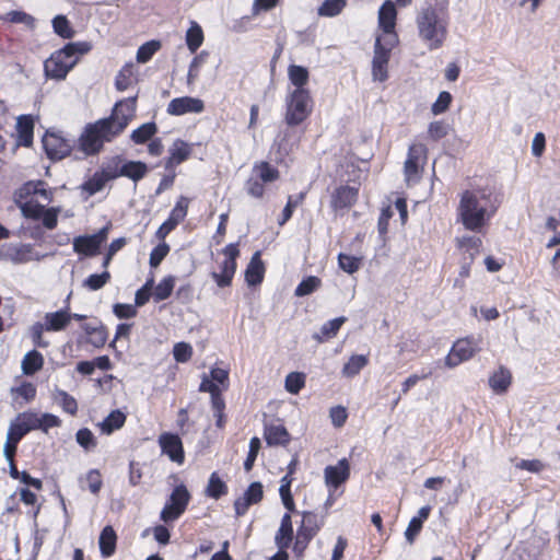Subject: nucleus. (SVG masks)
I'll list each match as a JSON object with an SVG mask.
<instances>
[{"label": "nucleus", "instance_id": "f257e3e1", "mask_svg": "<svg viewBox=\"0 0 560 560\" xmlns=\"http://www.w3.org/2000/svg\"><path fill=\"white\" fill-rule=\"evenodd\" d=\"M448 4L444 0H425L419 10L416 24L418 36L430 50L441 48L450 25Z\"/></svg>", "mask_w": 560, "mask_h": 560}, {"label": "nucleus", "instance_id": "f03ea898", "mask_svg": "<svg viewBox=\"0 0 560 560\" xmlns=\"http://www.w3.org/2000/svg\"><path fill=\"white\" fill-rule=\"evenodd\" d=\"M495 211L491 194L486 189L465 190L457 208L460 222L466 230L472 232H480Z\"/></svg>", "mask_w": 560, "mask_h": 560}, {"label": "nucleus", "instance_id": "7ed1b4c3", "mask_svg": "<svg viewBox=\"0 0 560 560\" xmlns=\"http://www.w3.org/2000/svg\"><path fill=\"white\" fill-rule=\"evenodd\" d=\"M92 49L90 42H71L56 50L44 62L45 75L49 79L63 80L78 63L79 57Z\"/></svg>", "mask_w": 560, "mask_h": 560}, {"label": "nucleus", "instance_id": "20e7f679", "mask_svg": "<svg viewBox=\"0 0 560 560\" xmlns=\"http://www.w3.org/2000/svg\"><path fill=\"white\" fill-rule=\"evenodd\" d=\"M119 136L110 119L102 118L93 124H88L78 139L79 148L85 155L97 154L104 142H109Z\"/></svg>", "mask_w": 560, "mask_h": 560}, {"label": "nucleus", "instance_id": "39448f33", "mask_svg": "<svg viewBox=\"0 0 560 560\" xmlns=\"http://www.w3.org/2000/svg\"><path fill=\"white\" fill-rule=\"evenodd\" d=\"M313 100L308 90H294L285 101L284 121L288 127L302 124L312 114Z\"/></svg>", "mask_w": 560, "mask_h": 560}, {"label": "nucleus", "instance_id": "423d86ee", "mask_svg": "<svg viewBox=\"0 0 560 560\" xmlns=\"http://www.w3.org/2000/svg\"><path fill=\"white\" fill-rule=\"evenodd\" d=\"M189 501L190 493L186 486L183 483L176 486L170 495V500L161 511V520L168 523L179 518V516L185 512Z\"/></svg>", "mask_w": 560, "mask_h": 560}, {"label": "nucleus", "instance_id": "0eeeda50", "mask_svg": "<svg viewBox=\"0 0 560 560\" xmlns=\"http://www.w3.org/2000/svg\"><path fill=\"white\" fill-rule=\"evenodd\" d=\"M42 143L47 158L52 161H59L71 153L75 140L67 139L60 132L47 130L42 139Z\"/></svg>", "mask_w": 560, "mask_h": 560}, {"label": "nucleus", "instance_id": "6e6552de", "mask_svg": "<svg viewBox=\"0 0 560 560\" xmlns=\"http://www.w3.org/2000/svg\"><path fill=\"white\" fill-rule=\"evenodd\" d=\"M377 37L374 44V56L372 60V77L374 81L384 82L388 78L387 65L390 57L392 48L395 43L393 40H384Z\"/></svg>", "mask_w": 560, "mask_h": 560}, {"label": "nucleus", "instance_id": "1a4fd4ad", "mask_svg": "<svg viewBox=\"0 0 560 560\" xmlns=\"http://www.w3.org/2000/svg\"><path fill=\"white\" fill-rule=\"evenodd\" d=\"M136 110L137 95L118 101L106 119H110L116 132L120 135L135 118Z\"/></svg>", "mask_w": 560, "mask_h": 560}, {"label": "nucleus", "instance_id": "9d476101", "mask_svg": "<svg viewBox=\"0 0 560 560\" xmlns=\"http://www.w3.org/2000/svg\"><path fill=\"white\" fill-rule=\"evenodd\" d=\"M479 343V339L475 337L458 339L445 358V365L448 368H455L462 362L469 360L477 351L480 350Z\"/></svg>", "mask_w": 560, "mask_h": 560}, {"label": "nucleus", "instance_id": "9b49d317", "mask_svg": "<svg viewBox=\"0 0 560 560\" xmlns=\"http://www.w3.org/2000/svg\"><path fill=\"white\" fill-rule=\"evenodd\" d=\"M0 259L11 261L14 265L38 260L32 244H4L0 248Z\"/></svg>", "mask_w": 560, "mask_h": 560}, {"label": "nucleus", "instance_id": "f8f14e48", "mask_svg": "<svg viewBox=\"0 0 560 560\" xmlns=\"http://www.w3.org/2000/svg\"><path fill=\"white\" fill-rule=\"evenodd\" d=\"M188 199L180 197L172 209L168 218L160 225L155 236L159 240H164L187 215Z\"/></svg>", "mask_w": 560, "mask_h": 560}, {"label": "nucleus", "instance_id": "ddd939ff", "mask_svg": "<svg viewBox=\"0 0 560 560\" xmlns=\"http://www.w3.org/2000/svg\"><path fill=\"white\" fill-rule=\"evenodd\" d=\"M159 444L162 451V454L168 456V458L182 465L185 460V452L180 438L171 432H164L159 436Z\"/></svg>", "mask_w": 560, "mask_h": 560}, {"label": "nucleus", "instance_id": "4468645a", "mask_svg": "<svg viewBox=\"0 0 560 560\" xmlns=\"http://www.w3.org/2000/svg\"><path fill=\"white\" fill-rule=\"evenodd\" d=\"M397 10L395 3L390 0H386L378 10V26L387 35L384 40L397 42L395 34Z\"/></svg>", "mask_w": 560, "mask_h": 560}, {"label": "nucleus", "instance_id": "2eb2a0df", "mask_svg": "<svg viewBox=\"0 0 560 560\" xmlns=\"http://www.w3.org/2000/svg\"><path fill=\"white\" fill-rule=\"evenodd\" d=\"M428 149L422 143H413L408 149V155L405 161V175L408 180L415 178L419 174L420 164L427 160Z\"/></svg>", "mask_w": 560, "mask_h": 560}, {"label": "nucleus", "instance_id": "dca6fc26", "mask_svg": "<svg viewBox=\"0 0 560 560\" xmlns=\"http://www.w3.org/2000/svg\"><path fill=\"white\" fill-rule=\"evenodd\" d=\"M205 104L200 98L183 96L173 98L167 105V114L173 116H182L187 113L199 114L203 112Z\"/></svg>", "mask_w": 560, "mask_h": 560}, {"label": "nucleus", "instance_id": "f3484780", "mask_svg": "<svg viewBox=\"0 0 560 560\" xmlns=\"http://www.w3.org/2000/svg\"><path fill=\"white\" fill-rule=\"evenodd\" d=\"M325 482L328 487L337 489L350 477V464L347 458L338 460L337 465H329L324 469Z\"/></svg>", "mask_w": 560, "mask_h": 560}, {"label": "nucleus", "instance_id": "a211bd4d", "mask_svg": "<svg viewBox=\"0 0 560 560\" xmlns=\"http://www.w3.org/2000/svg\"><path fill=\"white\" fill-rule=\"evenodd\" d=\"M359 190L348 185L335 189L331 195L330 206L335 211L352 207L358 199Z\"/></svg>", "mask_w": 560, "mask_h": 560}, {"label": "nucleus", "instance_id": "6ab92c4d", "mask_svg": "<svg viewBox=\"0 0 560 560\" xmlns=\"http://www.w3.org/2000/svg\"><path fill=\"white\" fill-rule=\"evenodd\" d=\"M148 171V165L142 161H126L112 175V177H127L137 183L147 175Z\"/></svg>", "mask_w": 560, "mask_h": 560}, {"label": "nucleus", "instance_id": "aec40b11", "mask_svg": "<svg viewBox=\"0 0 560 560\" xmlns=\"http://www.w3.org/2000/svg\"><path fill=\"white\" fill-rule=\"evenodd\" d=\"M302 523L296 534L312 540L324 525V516H318L314 512H303Z\"/></svg>", "mask_w": 560, "mask_h": 560}, {"label": "nucleus", "instance_id": "412c9836", "mask_svg": "<svg viewBox=\"0 0 560 560\" xmlns=\"http://www.w3.org/2000/svg\"><path fill=\"white\" fill-rule=\"evenodd\" d=\"M265 276V265L260 252H255L245 270V281L249 287L260 284Z\"/></svg>", "mask_w": 560, "mask_h": 560}, {"label": "nucleus", "instance_id": "4be33fe9", "mask_svg": "<svg viewBox=\"0 0 560 560\" xmlns=\"http://www.w3.org/2000/svg\"><path fill=\"white\" fill-rule=\"evenodd\" d=\"M264 438L267 445L269 446H284L290 442L291 439L290 433L282 424H266Z\"/></svg>", "mask_w": 560, "mask_h": 560}, {"label": "nucleus", "instance_id": "5701e85b", "mask_svg": "<svg viewBox=\"0 0 560 560\" xmlns=\"http://www.w3.org/2000/svg\"><path fill=\"white\" fill-rule=\"evenodd\" d=\"M511 383L512 374L510 370L504 366H500L489 377V386L498 395L506 393L509 387L511 386Z\"/></svg>", "mask_w": 560, "mask_h": 560}, {"label": "nucleus", "instance_id": "b1692460", "mask_svg": "<svg viewBox=\"0 0 560 560\" xmlns=\"http://www.w3.org/2000/svg\"><path fill=\"white\" fill-rule=\"evenodd\" d=\"M71 316L69 315L68 307L56 312L47 313L45 315V330L60 331L63 330L70 323Z\"/></svg>", "mask_w": 560, "mask_h": 560}, {"label": "nucleus", "instance_id": "393cba45", "mask_svg": "<svg viewBox=\"0 0 560 560\" xmlns=\"http://www.w3.org/2000/svg\"><path fill=\"white\" fill-rule=\"evenodd\" d=\"M293 539V526L291 515L285 513L281 518L280 527L276 534L275 541L279 549H287Z\"/></svg>", "mask_w": 560, "mask_h": 560}, {"label": "nucleus", "instance_id": "a878e982", "mask_svg": "<svg viewBox=\"0 0 560 560\" xmlns=\"http://www.w3.org/2000/svg\"><path fill=\"white\" fill-rule=\"evenodd\" d=\"M117 544V535L109 525L105 526L98 538L100 551L103 558H109L115 553Z\"/></svg>", "mask_w": 560, "mask_h": 560}, {"label": "nucleus", "instance_id": "bb28decb", "mask_svg": "<svg viewBox=\"0 0 560 560\" xmlns=\"http://www.w3.org/2000/svg\"><path fill=\"white\" fill-rule=\"evenodd\" d=\"M16 130L19 143L23 147H31L33 143L34 120L30 115H22L18 118Z\"/></svg>", "mask_w": 560, "mask_h": 560}, {"label": "nucleus", "instance_id": "cd10ccee", "mask_svg": "<svg viewBox=\"0 0 560 560\" xmlns=\"http://www.w3.org/2000/svg\"><path fill=\"white\" fill-rule=\"evenodd\" d=\"M46 183L43 180L27 182L16 192L20 199L26 198L32 195H38L46 201H51L52 192L45 188Z\"/></svg>", "mask_w": 560, "mask_h": 560}, {"label": "nucleus", "instance_id": "c85d7f7f", "mask_svg": "<svg viewBox=\"0 0 560 560\" xmlns=\"http://www.w3.org/2000/svg\"><path fill=\"white\" fill-rule=\"evenodd\" d=\"M100 248L91 235H79L73 238V250L78 254L92 257L100 253Z\"/></svg>", "mask_w": 560, "mask_h": 560}, {"label": "nucleus", "instance_id": "c756f323", "mask_svg": "<svg viewBox=\"0 0 560 560\" xmlns=\"http://www.w3.org/2000/svg\"><path fill=\"white\" fill-rule=\"evenodd\" d=\"M44 365V357L40 352L37 350H31L28 351L23 360H22V372L23 374L31 376L34 375L36 372L43 369Z\"/></svg>", "mask_w": 560, "mask_h": 560}, {"label": "nucleus", "instance_id": "7c9ffc66", "mask_svg": "<svg viewBox=\"0 0 560 560\" xmlns=\"http://www.w3.org/2000/svg\"><path fill=\"white\" fill-rule=\"evenodd\" d=\"M346 320V317L340 316L324 323L319 332H315L313 338L318 342H323L335 337Z\"/></svg>", "mask_w": 560, "mask_h": 560}, {"label": "nucleus", "instance_id": "2f4dec72", "mask_svg": "<svg viewBox=\"0 0 560 560\" xmlns=\"http://www.w3.org/2000/svg\"><path fill=\"white\" fill-rule=\"evenodd\" d=\"M19 432V427L14 424V422H11L7 434V441L3 446V455L5 459H10V457L15 456L18 444L26 435L25 433Z\"/></svg>", "mask_w": 560, "mask_h": 560}, {"label": "nucleus", "instance_id": "473e14b6", "mask_svg": "<svg viewBox=\"0 0 560 560\" xmlns=\"http://www.w3.org/2000/svg\"><path fill=\"white\" fill-rule=\"evenodd\" d=\"M236 261L223 260L220 268L221 272L213 271L211 273L212 279L215 281L218 287L225 288L232 282L234 273L236 271Z\"/></svg>", "mask_w": 560, "mask_h": 560}, {"label": "nucleus", "instance_id": "72a5a7b5", "mask_svg": "<svg viewBox=\"0 0 560 560\" xmlns=\"http://www.w3.org/2000/svg\"><path fill=\"white\" fill-rule=\"evenodd\" d=\"M109 179H113L112 175L105 172H95L81 185V189L85 191L89 197L93 196L101 191Z\"/></svg>", "mask_w": 560, "mask_h": 560}, {"label": "nucleus", "instance_id": "f704fd0d", "mask_svg": "<svg viewBox=\"0 0 560 560\" xmlns=\"http://www.w3.org/2000/svg\"><path fill=\"white\" fill-rule=\"evenodd\" d=\"M126 422V415L115 409L100 423V428L104 434H112L114 431L120 429Z\"/></svg>", "mask_w": 560, "mask_h": 560}, {"label": "nucleus", "instance_id": "c9c22d12", "mask_svg": "<svg viewBox=\"0 0 560 560\" xmlns=\"http://www.w3.org/2000/svg\"><path fill=\"white\" fill-rule=\"evenodd\" d=\"M205 39L203 31L196 21H190V26L186 32L185 40L190 52H196Z\"/></svg>", "mask_w": 560, "mask_h": 560}, {"label": "nucleus", "instance_id": "e433bc0d", "mask_svg": "<svg viewBox=\"0 0 560 560\" xmlns=\"http://www.w3.org/2000/svg\"><path fill=\"white\" fill-rule=\"evenodd\" d=\"M19 427V433H30L33 430H39L38 413L32 411H25L20 413L13 421Z\"/></svg>", "mask_w": 560, "mask_h": 560}, {"label": "nucleus", "instance_id": "4c0bfd02", "mask_svg": "<svg viewBox=\"0 0 560 560\" xmlns=\"http://www.w3.org/2000/svg\"><path fill=\"white\" fill-rule=\"evenodd\" d=\"M156 132V124L149 121L135 129L130 135V139L136 144H144L147 141L151 140Z\"/></svg>", "mask_w": 560, "mask_h": 560}, {"label": "nucleus", "instance_id": "58836bf2", "mask_svg": "<svg viewBox=\"0 0 560 560\" xmlns=\"http://www.w3.org/2000/svg\"><path fill=\"white\" fill-rule=\"evenodd\" d=\"M228 493L226 483L219 477L218 472H212L206 488V495L211 499H220Z\"/></svg>", "mask_w": 560, "mask_h": 560}, {"label": "nucleus", "instance_id": "ea45409f", "mask_svg": "<svg viewBox=\"0 0 560 560\" xmlns=\"http://www.w3.org/2000/svg\"><path fill=\"white\" fill-rule=\"evenodd\" d=\"M288 77L295 90H306L304 85L308 82L310 73L307 68L298 65H291L288 68Z\"/></svg>", "mask_w": 560, "mask_h": 560}, {"label": "nucleus", "instance_id": "a19ab883", "mask_svg": "<svg viewBox=\"0 0 560 560\" xmlns=\"http://www.w3.org/2000/svg\"><path fill=\"white\" fill-rule=\"evenodd\" d=\"M55 401L62 408V410L71 416H74L78 411V402L73 396L68 394L66 390L56 388L54 393Z\"/></svg>", "mask_w": 560, "mask_h": 560}, {"label": "nucleus", "instance_id": "79ce46f5", "mask_svg": "<svg viewBox=\"0 0 560 560\" xmlns=\"http://www.w3.org/2000/svg\"><path fill=\"white\" fill-rule=\"evenodd\" d=\"M175 287V277L167 276L163 278L154 288L153 300L161 302L168 299Z\"/></svg>", "mask_w": 560, "mask_h": 560}, {"label": "nucleus", "instance_id": "37998d69", "mask_svg": "<svg viewBox=\"0 0 560 560\" xmlns=\"http://www.w3.org/2000/svg\"><path fill=\"white\" fill-rule=\"evenodd\" d=\"M368 358L363 354L351 355L342 368V374L347 377H353L368 364Z\"/></svg>", "mask_w": 560, "mask_h": 560}, {"label": "nucleus", "instance_id": "c03bdc74", "mask_svg": "<svg viewBox=\"0 0 560 560\" xmlns=\"http://www.w3.org/2000/svg\"><path fill=\"white\" fill-rule=\"evenodd\" d=\"M253 172L256 173L257 178L262 183H272L279 178V171L268 162L255 164Z\"/></svg>", "mask_w": 560, "mask_h": 560}, {"label": "nucleus", "instance_id": "a18cd8bd", "mask_svg": "<svg viewBox=\"0 0 560 560\" xmlns=\"http://www.w3.org/2000/svg\"><path fill=\"white\" fill-rule=\"evenodd\" d=\"M52 28L57 35L66 39H69L74 35V31L66 15H56L52 19Z\"/></svg>", "mask_w": 560, "mask_h": 560}, {"label": "nucleus", "instance_id": "49530a36", "mask_svg": "<svg viewBox=\"0 0 560 560\" xmlns=\"http://www.w3.org/2000/svg\"><path fill=\"white\" fill-rule=\"evenodd\" d=\"M346 0H325L317 10L318 15L332 18L338 15L346 7Z\"/></svg>", "mask_w": 560, "mask_h": 560}, {"label": "nucleus", "instance_id": "de8ad7c7", "mask_svg": "<svg viewBox=\"0 0 560 560\" xmlns=\"http://www.w3.org/2000/svg\"><path fill=\"white\" fill-rule=\"evenodd\" d=\"M305 386V374L302 372H291L287 375L284 387L290 394L296 395Z\"/></svg>", "mask_w": 560, "mask_h": 560}, {"label": "nucleus", "instance_id": "09e8293b", "mask_svg": "<svg viewBox=\"0 0 560 560\" xmlns=\"http://www.w3.org/2000/svg\"><path fill=\"white\" fill-rule=\"evenodd\" d=\"M161 43L159 40H150L142 44L137 50V61L140 63L148 62L153 55L160 49Z\"/></svg>", "mask_w": 560, "mask_h": 560}, {"label": "nucleus", "instance_id": "8fccbe9b", "mask_svg": "<svg viewBox=\"0 0 560 560\" xmlns=\"http://www.w3.org/2000/svg\"><path fill=\"white\" fill-rule=\"evenodd\" d=\"M320 285V279L315 276L304 278L295 288L294 294L296 296H306L313 293Z\"/></svg>", "mask_w": 560, "mask_h": 560}, {"label": "nucleus", "instance_id": "3c124183", "mask_svg": "<svg viewBox=\"0 0 560 560\" xmlns=\"http://www.w3.org/2000/svg\"><path fill=\"white\" fill-rule=\"evenodd\" d=\"M77 443L85 451H91L96 447V438L89 428H82L75 433Z\"/></svg>", "mask_w": 560, "mask_h": 560}, {"label": "nucleus", "instance_id": "603ef678", "mask_svg": "<svg viewBox=\"0 0 560 560\" xmlns=\"http://www.w3.org/2000/svg\"><path fill=\"white\" fill-rule=\"evenodd\" d=\"M191 150L187 142L177 139L170 148V154L173 155V160H177V163L185 162L190 156Z\"/></svg>", "mask_w": 560, "mask_h": 560}, {"label": "nucleus", "instance_id": "864d4df0", "mask_svg": "<svg viewBox=\"0 0 560 560\" xmlns=\"http://www.w3.org/2000/svg\"><path fill=\"white\" fill-rule=\"evenodd\" d=\"M338 265L345 272L352 275L359 270L361 266V259L355 256L340 253L338 255Z\"/></svg>", "mask_w": 560, "mask_h": 560}, {"label": "nucleus", "instance_id": "5fc2aeb1", "mask_svg": "<svg viewBox=\"0 0 560 560\" xmlns=\"http://www.w3.org/2000/svg\"><path fill=\"white\" fill-rule=\"evenodd\" d=\"M22 214L27 219L38 220L45 213L46 207L33 201H26L20 205Z\"/></svg>", "mask_w": 560, "mask_h": 560}, {"label": "nucleus", "instance_id": "6e6d98bb", "mask_svg": "<svg viewBox=\"0 0 560 560\" xmlns=\"http://www.w3.org/2000/svg\"><path fill=\"white\" fill-rule=\"evenodd\" d=\"M3 20L14 24H25L26 26L33 27L35 19L24 11L12 10L3 16Z\"/></svg>", "mask_w": 560, "mask_h": 560}, {"label": "nucleus", "instance_id": "4d7b16f0", "mask_svg": "<svg viewBox=\"0 0 560 560\" xmlns=\"http://www.w3.org/2000/svg\"><path fill=\"white\" fill-rule=\"evenodd\" d=\"M110 279V273L105 270L101 273H92L84 280V285L92 291L102 289Z\"/></svg>", "mask_w": 560, "mask_h": 560}, {"label": "nucleus", "instance_id": "13d9d810", "mask_svg": "<svg viewBox=\"0 0 560 560\" xmlns=\"http://www.w3.org/2000/svg\"><path fill=\"white\" fill-rule=\"evenodd\" d=\"M170 253V246L165 242L156 245L150 253L149 264L151 268H158Z\"/></svg>", "mask_w": 560, "mask_h": 560}, {"label": "nucleus", "instance_id": "bf43d9fd", "mask_svg": "<svg viewBox=\"0 0 560 560\" xmlns=\"http://www.w3.org/2000/svg\"><path fill=\"white\" fill-rule=\"evenodd\" d=\"M132 82V67L126 66L116 75L115 86L118 91H126L131 86Z\"/></svg>", "mask_w": 560, "mask_h": 560}, {"label": "nucleus", "instance_id": "052dcab7", "mask_svg": "<svg viewBox=\"0 0 560 560\" xmlns=\"http://www.w3.org/2000/svg\"><path fill=\"white\" fill-rule=\"evenodd\" d=\"M260 447H261V442H260L259 438H257V436L252 438L249 441V450H248L247 456L244 460V469L246 471H249L253 469Z\"/></svg>", "mask_w": 560, "mask_h": 560}, {"label": "nucleus", "instance_id": "680f3d73", "mask_svg": "<svg viewBox=\"0 0 560 560\" xmlns=\"http://www.w3.org/2000/svg\"><path fill=\"white\" fill-rule=\"evenodd\" d=\"M452 100H453V96L450 92H447V91L440 92L438 98L431 106V112L434 115H440V114L445 113L448 109V107L452 103Z\"/></svg>", "mask_w": 560, "mask_h": 560}, {"label": "nucleus", "instance_id": "e2e57ef3", "mask_svg": "<svg viewBox=\"0 0 560 560\" xmlns=\"http://www.w3.org/2000/svg\"><path fill=\"white\" fill-rule=\"evenodd\" d=\"M448 129V124L442 120L432 121L428 127V137L433 141H438L447 136Z\"/></svg>", "mask_w": 560, "mask_h": 560}, {"label": "nucleus", "instance_id": "0e129e2a", "mask_svg": "<svg viewBox=\"0 0 560 560\" xmlns=\"http://www.w3.org/2000/svg\"><path fill=\"white\" fill-rule=\"evenodd\" d=\"M290 137L291 131L289 129L280 131L273 141L272 148H276L281 155L288 154L292 150V144L288 141Z\"/></svg>", "mask_w": 560, "mask_h": 560}, {"label": "nucleus", "instance_id": "69168bd1", "mask_svg": "<svg viewBox=\"0 0 560 560\" xmlns=\"http://www.w3.org/2000/svg\"><path fill=\"white\" fill-rule=\"evenodd\" d=\"M192 354V348L187 342H177L173 348V355L176 362L185 363Z\"/></svg>", "mask_w": 560, "mask_h": 560}, {"label": "nucleus", "instance_id": "338daca9", "mask_svg": "<svg viewBox=\"0 0 560 560\" xmlns=\"http://www.w3.org/2000/svg\"><path fill=\"white\" fill-rule=\"evenodd\" d=\"M107 337V328L101 322H97V329L89 336L88 341L95 348H102L106 343Z\"/></svg>", "mask_w": 560, "mask_h": 560}, {"label": "nucleus", "instance_id": "774afa93", "mask_svg": "<svg viewBox=\"0 0 560 560\" xmlns=\"http://www.w3.org/2000/svg\"><path fill=\"white\" fill-rule=\"evenodd\" d=\"M113 313L120 319L132 318L137 315V306L126 303H116L113 306Z\"/></svg>", "mask_w": 560, "mask_h": 560}]
</instances>
